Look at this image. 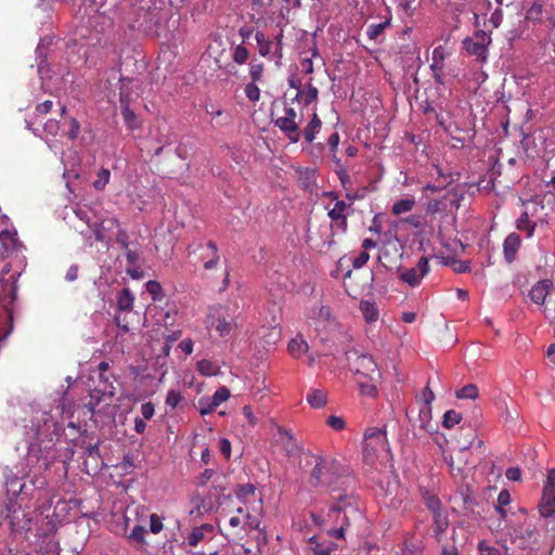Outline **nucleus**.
<instances>
[{
	"instance_id": "obj_45",
	"label": "nucleus",
	"mask_w": 555,
	"mask_h": 555,
	"mask_svg": "<svg viewBox=\"0 0 555 555\" xmlns=\"http://www.w3.org/2000/svg\"><path fill=\"white\" fill-rule=\"evenodd\" d=\"M349 527V518L348 515L344 514V524H341L338 528H333L327 531L328 535L335 539H344L345 531Z\"/></svg>"
},
{
	"instance_id": "obj_37",
	"label": "nucleus",
	"mask_w": 555,
	"mask_h": 555,
	"mask_svg": "<svg viewBox=\"0 0 555 555\" xmlns=\"http://www.w3.org/2000/svg\"><path fill=\"white\" fill-rule=\"evenodd\" d=\"M248 56H249V51L247 50V48L242 43V44H238L236 46L234 49H233V53H232V60L236 63V64H245L246 61L248 60Z\"/></svg>"
},
{
	"instance_id": "obj_53",
	"label": "nucleus",
	"mask_w": 555,
	"mask_h": 555,
	"mask_svg": "<svg viewBox=\"0 0 555 555\" xmlns=\"http://www.w3.org/2000/svg\"><path fill=\"white\" fill-rule=\"evenodd\" d=\"M326 424L332 427L334 430H343L345 428V421L340 416L331 415L328 416Z\"/></svg>"
},
{
	"instance_id": "obj_3",
	"label": "nucleus",
	"mask_w": 555,
	"mask_h": 555,
	"mask_svg": "<svg viewBox=\"0 0 555 555\" xmlns=\"http://www.w3.org/2000/svg\"><path fill=\"white\" fill-rule=\"evenodd\" d=\"M491 37L485 30H477L473 36L463 40V49L470 56H475L479 63H486L488 60V48L491 43Z\"/></svg>"
},
{
	"instance_id": "obj_9",
	"label": "nucleus",
	"mask_w": 555,
	"mask_h": 555,
	"mask_svg": "<svg viewBox=\"0 0 555 555\" xmlns=\"http://www.w3.org/2000/svg\"><path fill=\"white\" fill-rule=\"evenodd\" d=\"M209 319L211 320V326L216 328L221 337L230 335L233 328V318L228 319L224 307L219 306L214 308Z\"/></svg>"
},
{
	"instance_id": "obj_54",
	"label": "nucleus",
	"mask_w": 555,
	"mask_h": 555,
	"mask_svg": "<svg viewBox=\"0 0 555 555\" xmlns=\"http://www.w3.org/2000/svg\"><path fill=\"white\" fill-rule=\"evenodd\" d=\"M479 555H501L496 547L490 546L486 541L478 544Z\"/></svg>"
},
{
	"instance_id": "obj_8",
	"label": "nucleus",
	"mask_w": 555,
	"mask_h": 555,
	"mask_svg": "<svg viewBox=\"0 0 555 555\" xmlns=\"http://www.w3.org/2000/svg\"><path fill=\"white\" fill-rule=\"evenodd\" d=\"M429 272V263L426 257H422L415 267L406 269L400 274V280L410 286H417L421 280Z\"/></svg>"
},
{
	"instance_id": "obj_28",
	"label": "nucleus",
	"mask_w": 555,
	"mask_h": 555,
	"mask_svg": "<svg viewBox=\"0 0 555 555\" xmlns=\"http://www.w3.org/2000/svg\"><path fill=\"white\" fill-rule=\"evenodd\" d=\"M121 115L128 129L135 130L141 127V120L130 107H122Z\"/></svg>"
},
{
	"instance_id": "obj_61",
	"label": "nucleus",
	"mask_w": 555,
	"mask_h": 555,
	"mask_svg": "<svg viewBox=\"0 0 555 555\" xmlns=\"http://www.w3.org/2000/svg\"><path fill=\"white\" fill-rule=\"evenodd\" d=\"M69 126H70V128L68 130L67 135L70 140H76L78 138L80 125L76 118H70Z\"/></svg>"
},
{
	"instance_id": "obj_21",
	"label": "nucleus",
	"mask_w": 555,
	"mask_h": 555,
	"mask_svg": "<svg viewBox=\"0 0 555 555\" xmlns=\"http://www.w3.org/2000/svg\"><path fill=\"white\" fill-rule=\"evenodd\" d=\"M134 296L129 288H124L117 297V307L119 311L128 312L132 309Z\"/></svg>"
},
{
	"instance_id": "obj_59",
	"label": "nucleus",
	"mask_w": 555,
	"mask_h": 555,
	"mask_svg": "<svg viewBox=\"0 0 555 555\" xmlns=\"http://www.w3.org/2000/svg\"><path fill=\"white\" fill-rule=\"evenodd\" d=\"M452 269L456 273H465L470 270L468 261L452 259Z\"/></svg>"
},
{
	"instance_id": "obj_16",
	"label": "nucleus",
	"mask_w": 555,
	"mask_h": 555,
	"mask_svg": "<svg viewBox=\"0 0 555 555\" xmlns=\"http://www.w3.org/2000/svg\"><path fill=\"white\" fill-rule=\"evenodd\" d=\"M433 519H434V537L438 543H442L443 534L450 525L448 516L443 512H440V513L433 515Z\"/></svg>"
},
{
	"instance_id": "obj_55",
	"label": "nucleus",
	"mask_w": 555,
	"mask_h": 555,
	"mask_svg": "<svg viewBox=\"0 0 555 555\" xmlns=\"http://www.w3.org/2000/svg\"><path fill=\"white\" fill-rule=\"evenodd\" d=\"M163 521L157 514L150 516V530L153 533H159L163 530Z\"/></svg>"
},
{
	"instance_id": "obj_15",
	"label": "nucleus",
	"mask_w": 555,
	"mask_h": 555,
	"mask_svg": "<svg viewBox=\"0 0 555 555\" xmlns=\"http://www.w3.org/2000/svg\"><path fill=\"white\" fill-rule=\"evenodd\" d=\"M520 242V236L517 233H511L505 237L503 253L506 262L511 263L515 260Z\"/></svg>"
},
{
	"instance_id": "obj_64",
	"label": "nucleus",
	"mask_w": 555,
	"mask_h": 555,
	"mask_svg": "<svg viewBox=\"0 0 555 555\" xmlns=\"http://www.w3.org/2000/svg\"><path fill=\"white\" fill-rule=\"evenodd\" d=\"M441 555H459V550L455 543H442V552Z\"/></svg>"
},
{
	"instance_id": "obj_24",
	"label": "nucleus",
	"mask_w": 555,
	"mask_h": 555,
	"mask_svg": "<svg viewBox=\"0 0 555 555\" xmlns=\"http://www.w3.org/2000/svg\"><path fill=\"white\" fill-rule=\"evenodd\" d=\"M350 211V204H346L344 201H337L334 207L328 211V217L332 220L343 219V217H348Z\"/></svg>"
},
{
	"instance_id": "obj_36",
	"label": "nucleus",
	"mask_w": 555,
	"mask_h": 555,
	"mask_svg": "<svg viewBox=\"0 0 555 555\" xmlns=\"http://www.w3.org/2000/svg\"><path fill=\"white\" fill-rule=\"evenodd\" d=\"M145 533H146L145 527H143L141 525H137L132 528L131 532L129 533L128 540L143 545V544H145Z\"/></svg>"
},
{
	"instance_id": "obj_20",
	"label": "nucleus",
	"mask_w": 555,
	"mask_h": 555,
	"mask_svg": "<svg viewBox=\"0 0 555 555\" xmlns=\"http://www.w3.org/2000/svg\"><path fill=\"white\" fill-rule=\"evenodd\" d=\"M309 350L308 343L301 337L296 336L288 343V351L294 358H299Z\"/></svg>"
},
{
	"instance_id": "obj_34",
	"label": "nucleus",
	"mask_w": 555,
	"mask_h": 555,
	"mask_svg": "<svg viewBox=\"0 0 555 555\" xmlns=\"http://www.w3.org/2000/svg\"><path fill=\"white\" fill-rule=\"evenodd\" d=\"M543 4L540 1H535L527 10L526 18L532 22H540L542 20Z\"/></svg>"
},
{
	"instance_id": "obj_13",
	"label": "nucleus",
	"mask_w": 555,
	"mask_h": 555,
	"mask_svg": "<svg viewBox=\"0 0 555 555\" xmlns=\"http://www.w3.org/2000/svg\"><path fill=\"white\" fill-rule=\"evenodd\" d=\"M99 385L90 393L91 400H95L96 403L105 397H113L115 393L114 384L109 380L108 376L102 374V377L99 376Z\"/></svg>"
},
{
	"instance_id": "obj_43",
	"label": "nucleus",
	"mask_w": 555,
	"mask_h": 555,
	"mask_svg": "<svg viewBox=\"0 0 555 555\" xmlns=\"http://www.w3.org/2000/svg\"><path fill=\"white\" fill-rule=\"evenodd\" d=\"M218 406L212 404L209 397H203L198 400V410L201 415H207L212 413Z\"/></svg>"
},
{
	"instance_id": "obj_47",
	"label": "nucleus",
	"mask_w": 555,
	"mask_h": 555,
	"mask_svg": "<svg viewBox=\"0 0 555 555\" xmlns=\"http://www.w3.org/2000/svg\"><path fill=\"white\" fill-rule=\"evenodd\" d=\"M245 94L251 102H257L260 99V89L255 82L247 83L245 87Z\"/></svg>"
},
{
	"instance_id": "obj_14",
	"label": "nucleus",
	"mask_w": 555,
	"mask_h": 555,
	"mask_svg": "<svg viewBox=\"0 0 555 555\" xmlns=\"http://www.w3.org/2000/svg\"><path fill=\"white\" fill-rule=\"evenodd\" d=\"M552 287L553 282L551 280H541L532 286L529 296L534 304L543 305Z\"/></svg>"
},
{
	"instance_id": "obj_10",
	"label": "nucleus",
	"mask_w": 555,
	"mask_h": 555,
	"mask_svg": "<svg viewBox=\"0 0 555 555\" xmlns=\"http://www.w3.org/2000/svg\"><path fill=\"white\" fill-rule=\"evenodd\" d=\"M276 442L280 443L287 456H299L301 447L297 443L294 435L284 427L278 426Z\"/></svg>"
},
{
	"instance_id": "obj_30",
	"label": "nucleus",
	"mask_w": 555,
	"mask_h": 555,
	"mask_svg": "<svg viewBox=\"0 0 555 555\" xmlns=\"http://www.w3.org/2000/svg\"><path fill=\"white\" fill-rule=\"evenodd\" d=\"M423 500L427 508L433 513V515L442 512V504L440 500L429 492H425L423 494Z\"/></svg>"
},
{
	"instance_id": "obj_51",
	"label": "nucleus",
	"mask_w": 555,
	"mask_h": 555,
	"mask_svg": "<svg viewBox=\"0 0 555 555\" xmlns=\"http://www.w3.org/2000/svg\"><path fill=\"white\" fill-rule=\"evenodd\" d=\"M263 73V65L261 63H251L249 67V75L253 82L261 79Z\"/></svg>"
},
{
	"instance_id": "obj_32",
	"label": "nucleus",
	"mask_w": 555,
	"mask_h": 555,
	"mask_svg": "<svg viewBox=\"0 0 555 555\" xmlns=\"http://www.w3.org/2000/svg\"><path fill=\"white\" fill-rule=\"evenodd\" d=\"M311 80L312 79H310L309 82L306 85V87L302 88V91H304V105L305 106H308L311 103H313L314 101H317L318 95H319V90H318L317 87H314L311 83Z\"/></svg>"
},
{
	"instance_id": "obj_62",
	"label": "nucleus",
	"mask_w": 555,
	"mask_h": 555,
	"mask_svg": "<svg viewBox=\"0 0 555 555\" xmlns=\"http://www.w3.org/2000/svg\"><path fill=\"white\" fill-rule=\"evenodd\" d=\"M370 259V255L367 251L363 250L361 251L354 259H353V268L360 269L362 268Z\"/></svg>"
},
{
	"instance_id": "obj_39",
	"label": "nucleus",
	"mask_w": 555,
	"mask_h": 555,
	"mask_svg": "<svg viewBox=\"0 0 555 555\" xmlns=\"http://www.w3.org/2000/svg\"><path fill=\"white\" fill-rule=\"evenodd\" d=\"M111 178V172L108 169L102 168L98 172L96 179L93 181L92 185L95 190L101 191L103 190L106 184L108 183Z\"/></svg>"
},
{
	"instance_id": "obj_1",
	"label": "nucleus",
	"mask_w": 555,
	"mask_h": 555,
	"mask_svg": "<svg viewBox=\"0 0 555 555\" xmlns=\"http://www.w3.org/2000/svg\"><path fill=\"white\" fill-rule=\"evenodd\" d=\"M310 482L313 487L326 486L331 488L332 496L341 493L352 482L350 470L339 461L331 456H317L311 470Z\"/></svg>"
},
{
	"instance_id": "obj_5",
	"label": "nucleus",
	"mask_w": 555,
	"mask_h": 555,
	"mask_svg": "<svg viewBox=\"0 0 555 555\" xmlns=\"http://www.w3.org/2000/svg\"><path fill=\"white\" fill-rule=\"evenodd\" d=\"M539 512L542 517H551L555 514V468L547 473L546 483L543 489Z\"/></svg>"
},
{
	"instance_id": "obj_50",
	"label": "nucleus",
	"mask_w": 555,
	"mask_h": 555,
	"mask_svg": "<svg viewBox=\"0 0 555 555\" xmlns=\"http://www.w3.org/2000/svg\"><path fill=\"white\" fill-rule=\"evenodd\" d=\"M146 291L152 295L153 300H157L162 296V285L156 281H149L146 283Z\"/></svg>"
},
{
	"instance_id": "obj_33",
	"label": "nucleus",
	"mask_w": 555,
	"mask_h": 555,
	"mask_svg": "<svg viewBox=\"0 0 555 555\" xmlns=\"http://www.w3.org/2000/svg\"><path fill=\"white\" fill-rule=\"evenodd\" d=\"M211 530L212 527L210 525H205L202 527H196L192 530L188 538V542L191 546H196L204 539V530Z\"/></svg>"
},
{
	"instance_id": "obj_7",
	"label": "nucleus",
	"mask_w": 555,
	"mask_h": 555,
	"mask_svg": "<svg viewBox=\"0 0 555 555\" xmlns=\"http://www.w3.org/2000/svg\"><path fill=\"white\" fill-rule=\"evenodd\" d=\"M354 354L356 359L351 363L352 370L357 374L367 377L371 382H377L382 377V374L372 356L358 353Z\"/></svg>"
},
{
	"instance_id": "obj_11",
	"label": "nucleus",
	"mask_w": 555,
	"mask_h": 555,
	"mask_svg": "<svg viewBox=\"0 0 555 555\" xmlns=\"http://www.w3.org/2000/svg\"><path fill=\"white\" fill-rule=\"evenodd\" d=\"M106 228L105 223H103L102 220H94L91 222V224L86 229L79 230V233L85 238L86 243L89 246L93 245V241L96 242H105L106 235H105Z\"/></svg>"
},
{
	"instance_id": "obj_63",
	"label": "nucleus",
	"mask_w": 555,
	"mask_h": 555,
	"mask_svg": "<svg viewBox=\"0 0 555 555\" xmlns=\"http://www.w3.org/2000/svg\"><path fill=\"white\" fill-rule=\"evenodd\" d=\"M505 476L511 481H519L521 478V472L518 467H509L507 468Z\"/></svg>"
},
{
	"instance_id": "obj_60",
	"label": "nucleus",
	"mask_w": 555,
	"mask_h": 555,
	"mask_svg": "<svg viewBox=\"0 0 555 555\" xmlns=\"http://www.w3.org/2000/svg\"><path fill=\"white\" fill-rule=\"evenodd\" d=\"M141 414L144 420H151L155 414V408L152 402H145L141 405Z\"/></svg>"
},
{
	"instance_id": "obj_19",
	"label": "nucleus",
	"mask_w": 555,
	"mask_h": 555,
	"mask_svg": "<svg viewBox=\"0 0 555 555\" xmlns=\"http://www.w3.org/2000/svg\"><path fill=\"white\" fill-rule=\"evenodd\" d=\"M321 126V119L319 118L318 114L313 112L311 120L302 131L307 142L311 143L315 139V134L320 131Z\"/></svg>"
},
{
	"instance_id": "obj_12",
	"label": "nucleus",
	"mask_w": 555,
	"mask_h": 555,
	"mask_svg": "<svg viewBox=\"0 0 555 555\" xmlns=\"http://www.w3.org/2000/svg\"><path fill=\"white\" fill-rule=\"evenodd\" d=\"M274 124L292 143H297L300 140L301 132L299 124L296 120L283 116L275 119Z\"/></svg>"
},
{
	"instance_id": "obj_48",
	"label": "nucleus",
	"mask_w": 555,
	"mask_h": 555,
	"mask_svg": "<svg viewBox=\"0 0 555 555\" xmlns=\"http://www.w3.org/2000/svg\"><path fill=\"white\" fill-rule=\"evenodd\" d=\"M180 391L169 390L166 397V404L171 409H176L182 400Z\"/></svg>"
},
{
	"instance_id": "obj_25",
	"label": "nucleus",
	"mask_w": 555,
	"mask_h": 555,
	"mask_svg": "<svg viewBox=\"0 0 555 555\" xmlns=\"http://www.w3.org/2000/svg\"><path fill=\"white\" fill-rule=\"evenodd\" d=\"M418 418L421 422L420 428L423 429L426 433L433 434L435 433V428L433 427L430 420H431V408L430 406H423L420 410Z\"/></svg>"
},
{
	"instance_id": "obj_56",
	"label": "nucleus",
	"mask_w": 555,
	"mask_h": 555,
	"mask_svg": "<svg viewBox=\"0 0 555 555\" xmlns=\"http://www.w3.org/2000/svg\"><path fill=\"white\" fill-rule=\"evenodd\" d=\"M310 543L314 544L313 552L315 555H330L332 547L331 546H324L317 542V538L312 537L310 538Z\"/></svg>"
},
{
	"instance_id": "obj_35",
	"label": "nucleus",
	"mask_w": 555,
	"mask_h": 555,
	"mask_svg": "<svg viewBox=\"0 0 555 555\" xmlns=\"http://www.w3.org/2000/svg\"><path fill=\"white\" fill-rule=\"evenodd\" d=\"M478 397V388L475 384L465 385L463 388L456 391V398L459 399H472L475 400Z\"/></svg>"
},
{
	"instance_id": "obj_23",
	"label": "nucleus",
	"mask_w": 555,
	"mask_h": 555,
	"mask_svg": "<svg viewBox=\"0 0 555 555\" xmlns=\"http://www.w3.org/2000/svg\"><path fill=\"white\" fill-rule=\"evenodd\" d=\"M307 401L313 409H321L327 402L326 393L320 389H313L307 395Z\"/></svg>"
},
{
	"instance_id": "obj_26",
	"label": "nucleus",
	"mask_w": 555,
	"mask_h": 555,
	"mask_svg": "<svg viewBox=\"0 0 555 555\" xmlns=\"http://www.w3.org/2000/svg\"><path fill=\"white\" fill-rule=\"evenodd\" d=\"M360 311L366 322L372 323L378 319V310L376 306L370 301H361Z\"/></svg>"
},
{
	"instance_id": "obj_4",
	"label": "nucleus",
	"mask_w": 555,
	"mask_h": 555,
	"mask_svg": "<svg viewBox=\"0 0 555 555\" xmlns=\"http://www.w3.org/2000/svg\"><path fill=\"white\" fill-rule=\"evenodd\" d=\"M20 273H12L9 278H7L1 271H0V286L2 287V291L4 293V296L9 297V301L4 304L5 310L8 312V319L10 321V326L8 330H5L4 334L0 337V344L7 339V337L11 334L13 330L12 321V308L10 306L13 305V302L17 298V278Z\"/></svg>"
},
{
	"instance_id": "obj_58",
	"label": "nucleus",
	"mask_w": 555,
	"mask_h": 555,
	"mask_svg": "<svg viewBox=\"0 0 555 555\" xmlns=\"http://www.w3.org/2000/svg\"><path fill=\"white\" fill-rule=\"evenodd\" d=\"M116 242L121 246L124 250L129 248V235L126 230L118 229L116 234Z\"/></svg>"
},
{
	"instance_id": "obj_38",
	"label": "nucleus",
	"mask_w": 555,
	"mask_h": 555,
	"mask_svg": "<svg viewBox=\"0 0 555 555\" xmlns=\"http://www.w3.org/2000/svg\"><path fill=\"white\" fill-rule=\"evenodd\" d=\"M462 421V414L455 410H449L443 415L442 425L446 428H452Z\"/></svg>"
},
{
	"instance_id": "obj_52",
	"label": "nucleus",
	"mask_w": 555,
	"mask_h": 555,
	"mask_svg": "<svg viewBox=\"0 0 555 555\" xmlns=\"http://www.w3.org/2000/svg\"><path fill=\"white\" fill-rule=\"evenodd\" d=\"M397 2L399 8L409 16H411L416 10V0H397Z\"/></svg>"
},
{
	"instance_id": "obj_46",
	"label": "nucleus",
	"mask_w": 555,
	"mask_h": 555,
	"mask_svg": "<svg viewBox=\"0 0 555 555\" xmlns=\"http://www.w3.org/2000/svg\"><path fill=\"white\" fill-rule=\"evenodd\" d=\"M283 33L281 31L278 36L274 38V47H273V60H275V63L279 64L280 61L283 57Z\"/></svg>"
},
{
	"instance_id": "obj_44",
	"label": "nucleus",
	"mask_w": 555,
	"mask_h": 555,
	"mask_svg": "<svg viewBox=\"0 0 555 555\" xmlns=\"http://www.w3.org/2000/svg\"><path fill=\"white\" fill-rule=\"evenodd\" d=\"M375 382H360L359 383V388H360V393L362 396H365V397H370V398H374L376 397L377 395V388L374 384Z\"/></svg>"
},
{
	"instance_id": "obj_57",
	"label": "nucleus",
	"mask_w": 555,
	"mask_h": 555,
	"mask_svg": "<svg viewBox=\"0 0 555 555\" xmlns=\"http://www.w3.org/2000/svg\"><path fill=\"white\" fill-rule=\"evenodd\" d=\"M60 130V122L55 119H49L43 125V131L50 135H56Z\"/></svg>"
},
{
	"instance_id": "obj_49",
	"label": "nucleus",
	"mask_w": 555,
	"mask_h": 555,
	"mask_svg": "<svg viewBox=\"0 0 555 555\" xmlns=\"http://www.w3.org/2000/svg\"><path fill=\"white\" fill-rule=\"evenodd\" d=\"M198 371L206 376H211L216 373L215 365L209 360H202L197 363Z\"/></svg>"
},
{
	"instance_id": "obj_31",
	"label": "nucleus",
	"mask_w": 555,
	"mask_h": 555,
	"mask_svg": "<svg viewBox=\"0 0 555 555\" xmlns=\"http://www.w3.org/2000/svg\"><path fill=\"white\" fill-rule=\"evenodd\" d=\"M38 555H60L59 542L53 539L44 541L38 551Z\"/></svg>"
},
{
	"instance_id": "obj_6",
	"label": "nucleus",
	"mask_w": 555,
	"mask_h": 555,
	"mask_svg": "<svg viewBox=\"0 0 555 555\" xmlns=\"http://www.w3.org/2000/svg\"><path fill=\"white\" fill-rule=\"evenodd\" d=\"M333 500L335 503L330 508V516H336L335 522L339 527L344 524V514L347 515L348 511L357 513L358 508L356 506L354 498L347 492L333 495Z\"/></svg>"
},
{
	"instance_id": "obj_41",
	"label": "nucleus",
	"mask_w": 555,
	"mask_h": 555,
	"mask_svg": "<svg viewBox=\"0 0 555 555\" xmlns=\"http://www.w3.org/2000/svg\"><path fill=\"white\" fill-rule=\"evenodd\" d=\"M390 25V20H386L385 22L378 23V24H371L367 27V36L370 39H376L386 27Z\"/></svg>"
},
{
	"instance_id": "obj_18",
	"label": "nucleus",
	"mask_w": 555,
	"mask_h": 555,
	"mask_svg": "<svg viewBox=\"0 0 555 555\" xmlns=\"http://www.w3.org/2000/svg\"><path fill=\"white\" fill-rule=\"evenodd\" d=\"M460 435L461 436L457 439L460 451L463 452L470 449L474 444V441L477 438L476 430L470 426H468L467 428L462 427Z\"/></svg>"
},
{
	"instance_id": "obj_42",
	"label": "nucleus",
	"mask_w": 555,
	"mask_h": 555,
	"mask_svg": "<svg viewBox=\"0 0 555 555\" xmlns=\"http://www.w3.org/2000/svg\"><path fill=\"white\" fill-rule=\"evenodd\" d=\"M209 398L212 401V404L219 406L230 398V390L225 386L219 387Z\"/></svg>"
},
{
	"instance_id": "obj_22",
	"label": "nucleus",
	"mask_w": 555,
	"mask_h": 555,
	"mask_svg": "<svg viewBox=\"0 0 555 555\" xmlns=\"http://www.w3.org/2000/svg\"><path fill=\"white\" fill-rule=\"evenodd\" d=\"M85 455L87 456V460L85 461L86 467L89 465L90 461L94 462V469H99L102 466V463H99V460L101 459L99 441L94 444L88 446L85 450Z\"/></svg>"
},
{
	"instance_id": "obj_27",
	"label": "nucleus",
	"mask_w": 555,
	"mask_h": 555,
	"mask_svg": "<svg viewBox=\"0 0 555 555\" xmlns=\"http://www.w3.org/2000/svg\"><path fill=\"white\" fill-rule=\"evenodd\" d=\"M414 206H415V199L413 197L402 198V199L397 201L392 205L391 212L393 215L398 216V215L411 211Z\"/></svg>"
},
{
	"instance_id": "obj_40",
	"label": "nucleus",
	"mask_w": 555,
	"mask_h": 555,
	"mask_svg": "<svg viewBox=\"0 0 555 555\" xmlns=\"http://www.w3.org/2000/svg\"><path fill=\"white\" fill-rule=\"evenodd\" d=\"M255 486L251 483L238 485L235 489V495L238 500L245 501L248 496L255 493Z\"/></svg>"
},
{
	"instance_id": "obj_17",
	"label": "nucleus",
	"mask_w": 555,
	"mask_h": 555,
	"mask_svg": "<svg viewBox=\"0 0 555 555\" xmlns=\"http://www.w3.org/2000/svg\"><path fill=\"white\" fill-rule=\"evenodd\" d=\"M259 54L263 57H270L273 60V47L274 41L269 39L264 33L257 31L255 35Z\"/></svg>"
},
{
	"instance_id": "obj_2",
	"label": "nucleus",
	"mask_w": 555,
	"mask_h": 555,
	"mask_svg": "<svg viewBox=\"0 0 555 555\" xmlns=\"http://www.w3.org/2000/svg\"><path fill=\"white\" fill-rule=\"evenodd\" d=\"M385 428H369L364 434L363 455L366 462H373L383 452H388Z\"/></svg>"
},
{
	"instance_id": "obj_29",
	"label": "nucleus",
	"mask_w": 555,
	"mask_h": 555,
	"mask_svg": "<svg viewBox=\"0 0 555 555\" xmlns=\"http://www.w3.org/2000/svg\"><path fill=\"white\" fill-rule=\"evenodd\" d=\"M516 228L520 231H525L528 237H531L535 230V224L529 219L528 212H522L516 221Z\"/></svg>"
}]
</instances>
